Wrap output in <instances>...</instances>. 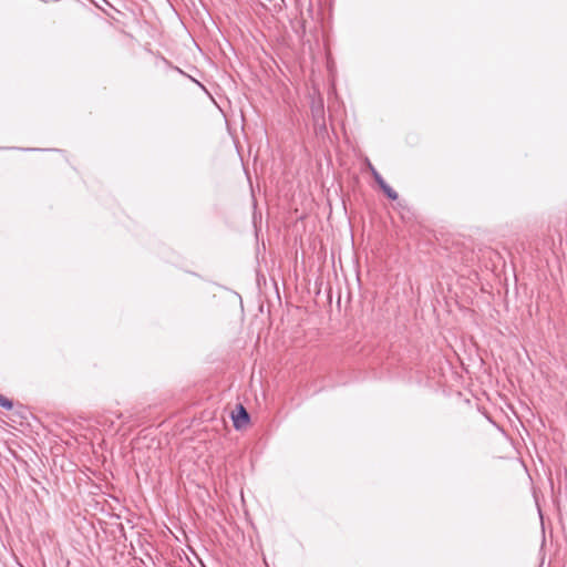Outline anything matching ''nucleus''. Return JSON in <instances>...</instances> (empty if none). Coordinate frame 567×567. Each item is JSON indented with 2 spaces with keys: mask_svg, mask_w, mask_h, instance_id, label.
Wrapping results in <instances>:
<instances>
[{
  "mask_svg": "<svg viewBox=\"0 0 567 567\" xmlns=\"http://www.w3.org/2000/svg\"><path fill=\"white\" fill-rule=\"evenodd\" d=\"M231 419L234 427L236 430H241L249 423L250 416L246 409L239 404L236 406V411L231 413Z\"/></svg>",
  "mask_w": 567,
  "mask_h": 567,
  "instance_id": "1",
  "label": "nucleus"
},
{
  "mask_svg": "<svg viewBox=\"0 0 567 567\" xmlns=\"http://www.w3.org/2000/svg\"><path fill=\"white\" fill-rule=\"evenodd\" d=\"M380 188L390 199L394 200L398 198V193L392 187H390L385 182L380 185Z\"/></svg>",
  "mask_w": 567,
  "mask_h": 567,
  "instance_id": "2",
  "label": "nucleus"
},
{
  "mask_svg": "<svg viewBox=\"0 0 567 567\" xmlns=\"http://www.w3.org/2000/svg\"><path fill=\"white\" fill-rule=\"evenodd\" d=\"M368 167H369L374 181L377 182V184L379 186L385 182L383 179V177L380 175V173L374 168V166L371 163L368 164Z\"/></svg>",
  "mask_w": 567,
  "mask_h": 567,
  "instance_id": "3",
  "label": "nucleus"
},
{
  "mask_svg": "<svg viewBox=\"0 0 567 567\" xmlns=\"http://www.w3.org/2000/svg\"><path fill=\"white\" fill-rule=\"evenodd\" d=\"M0 406H2L6 410H11L13 408V403L10 399L0 394Z\"/></svg>",
  "mask_w": 567,
  "mask_h": 567,
  "instance_id": "4",
  "label": "nucleus"
},
{
  "mask_svg": "<svg viewBox=\"0 0 567 567\" xmlns=\"http://www.w3.org/2000/svg\"><path fill=\"white\" fill-rule=\"evenodd\" d=\"M316 114H323V104L322 101L319 102L317 106H313L312 110Z\"/></svg>",
  "mask_w": 567,
  "mask_h": 567,
  "instance_id": "5",
  "label": "nucleus"
}]
</instances>
